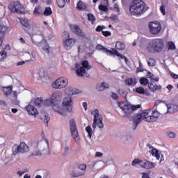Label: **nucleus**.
I'll use <instances>...</instances> for the list:
<instances>
[{"label":"nucleus","instance_id":"36","mask_svg":"<svg viewBox=\"0 0 178 178\" xmlns=\"http://www.w3.org/2000/svg\"><path fill=\"white\" fill-rule=\"evenodd\" d=\"M70 38V34L67 31H64L63 33V42L66 41V40H69Z\"/></svg>","mask_w":178,"mask_h":178},{"label":"nucleus","instance_id":"14","mask_svg":"<svg viewBox=\"0 0 178 178\" xmlns=\"http://www.w3.org/2000/svg\"><path fill=\"white\" fill-rule=\"evenodd\" d=\"M25 109L29 115H32L33 116H35V118H37V115H38V111L34 106L29 104L25 107Z\"/></svg>","mask_w":178,"mask_h":178},{"label":"nucleus","instance_id":"32","mask_svg":"<svg viewBox=\"0 0 178 178\" xmlns=\"http://www.w3.org/2000/svg\"><path fill=\"white\" fill-rule=\"evenodd\" d=\"M79 176H83V173L75 170L72 171L70 173V177L72 178L79 177Z\"/></svg>","mask_w":178,"mask_h":178},{"label":"nucleus","instance_id":"59","mask_svg":"<svg viewBox=\"0 0 178 178\" xmlns=\"http://www.w3.org/2000/svg\"><path fill=\"white\" fill-rule=\"evenodd\" d=\"M95 156H99V157L104 156V154L99 152H97L95 154Z\"/></svg>","mask_w":178,"mask_h":178},{"label":"nucleus","instance_id":"56","mask_svg":"<svg viewBox=\"0 0 178 178\" xmlns=\"http://www.w3.org/2000/svg\"><path fill=\"white\" fill-rule=\"evenodd\" d=\"M72 92H73V95H76V94H79V90L75 88H72Z\"/></svg>","mask_w":178,"mask_h":178},{"label":"nucleus","instance_id":"40","mask_svg":"<svg viewBox=\"0 0 178 178\" xmlns=\"http://www.w3.org/2000/svg\"><path fill=\"white\" fill-rule=\"evenodd\" d=\"M44 15L45 16H51V15H52V10H51V8L47 7L44 10Z\"/></svg>","mask_w":178,"mask_h":178},{"label":"nucleus","instance_id":"8","mask_svg":"<svg viewBox=\"0 0 178 178\" xmlns=\"http://www.w3.org/2000/svg\"><path fill=\"white\" fill-rule=\"evenodd\" d=\"M29 146L26 145L24 142H22L19 145H14L13 147V155H17L18 154H24L29 152Z\"/></svg>","mask_w":178,"mask_h":178},{"label":"nucleus","instance_id":"61","mask_svg":"<svg viewBox=\"0 0 178 178\" xmlns=\"http://www.w3.org/2000/svg\"><path fill=\"white\" fill-rule=\"evenodd\" d=\"M58 113H60V115H65V111H63V109H62V108L58 110Z\"/></svg>","mask_w":178,"mask_h":178},{"label":"nucleus","instance_id":"15","mask_svg":"<svg viewBox=\"0 0 178 178\" xmlns=\"http://www.w3.org/2000/svg\"><path fill=\"white\" fill-rule=\"evenodd\" d=\"M75 69V73L78 77H83L86 74V68L80 66L79 63H76Z\"/></svg>","mask_w":178,"mask_h":178},{"label":"nucleus","instance_id":"6","mask_svg":"<svg viewBox=\"0 0 178 178\" xmlns=\"http://www.w3.org/2000/svg\"><path fill=\"white\" fill-rule=\"evenodd\" d=\"M103 120L104 118H102V115H99V111L98 109H95L93 118L92 129L95 130L97 127H98L99 129H104Z\"/></svg>","mask_w":178,"mask_h":178},{"label":"nucleus","instance_id":"64","mask_svg":"<svg viewBox=\"0 0 178 178\" xmlns=\"http://www.w3.org/2000/svg\"><path fill=\"white\" fill-rule=\"evenodd\" d=\"M83 106L85 111H87V102H83Z\"/></svg>","mask_w":178,"mask_h":178},{"label":"nucleus","instance_id":"63","mask_svg":"<svg viewBox=\"0 0 178 178\" xmlns=\"http://www.w3.org/2000/svg\"><path fill=\"white\" fill-rule=\"evenodd\" d=\"M171 77H172L173 79H178V75L176 74H171Z\"/></svg>","mask_w":178,"mask_h":178},{"label":"nucleus","instance_id":"58","mask_svg":"<svg viewBox=\"0 0 178 178\" xmlns=\"http://www.w3.org/2000/svg\"><path fill=\"white\" fill-rule=\"evenodd\" d=\"M142 72H144V69L142 67H139L136 70V73H141Z\"/></svg>","mask_w":178,"mask_h":178},{"label":"nucleus","instance_id":"54","mask_svg":"<svg viewBox=\"0 0 178 178\" xmlns=\"http://www.w3.org/2000/svg\"><path fill=\"white\" fill-rule=\"evenodd\" d=\"M147 76L148 77V79H150V80L152 81L154 79V74H152L151 72H148V74L147 75Z\"/></svg>","mask_w":178,"mask_h":178},{"label":"nucleus","instance_id":"24","mask_svg":"<svg viewBox=\"0 0 178 178\" xmlns=\"http://www.w3.org/2000/svg\"><path fill=\"white\" fill-rule=\"evenodd\" d=\"M110 55H115V56H119L120 59H124L126 56H124L123 54H121L118 51V50L115 48H111V51Z\"/></svg>","mask_w":178,"mask_h":178},{"label":"nucleus","instance_id":"60","mask_svg":"<svg viewBox=\"0 0 178 178\" xmlns=\"http://www.w3.org/2000/svg\"><path fill=\"white\" fill-rule=\"evenodd\" d=\"M114 9H115V10L117 12H120V9L119 8V6H118V4H114Z\"/></svg>","mask_w":178,"mask_h":178},{"label":"nucleus","instance_id":"9","mask_svg":"<svg viewBox=\"0 0 178 178\" xmlns=\"http://www.w3.org/2000/svg\"><path fill=\"white\" fill-rule=\"evenodd\" d=\"M69 83V81L65 77H60L54 81L51 86L53 88H56L58 90H61V88H65V87H67V84Z\"/></svg>","mask_w":178,"mask_h":178},{"label":"nucleus","instance_id":"28","mask_svg":"<svg viewBox=\"0 0 178 178\" xmlns=\"http://www.w3.org/2000/svg\"><path fill=\"white\" fill-rule=\"evenodd\" d=\"M57 5L58 8H65V5L67 3H70V0H57Z\"/></svg>","mask_w":178,"mask_h":178},{"label":"nucleus","instance_id":"43","mask_svg":"<svg viewBox=\"0 0 178 178\" xmlns=\"http://www.w3.org/2000/svg\"><path fill=\"white\" fill-rule=\"evenodd\" d=\"M72 89L73 87H67L65 90V94H67V95H73V92H72Z\"/></svg>","mask_w":178,"mask_h":178},{"label":"nucleus","instance_id":"11","mask_svg":"<svg viewBox=\"0 0 178 178\" xmlns=\"http://www.w3.org/2000/svg\"><path fill=\"white\" fill-rule=\"evenodd\" d=\"M8 9L13 13H22V9H23V5L19 1H13L9 3Z\"/></svg>","mask_w":178,"mask_h":178},{"label":"nucleus","instance_id":"17","mask_svg":"<svg viewBox=\"0 0 178 178\" xmlns=\"http://www.w3.org/2000/svg\"><path fill=\"white\" fill-rule=\"evenodd\" d=\"M141 168H143V169H152L155 166H156V164L155 163H152L149 161L145 160V162L143 164H140Z\"/></svg>","mask_w":178,"mask_h":178},{"label":"nucleus","instance_id":"4","mask_svg":"<svg viewBox=\"0 0 178 178\" xmlns=\"http://www.w3.org/2000/svg\"><path fill=\"white\" fill-rule=\"evenodd\" d=\"M118 105L119 108L122 109V111L124 113V116H126L127 118L131 116L134 111H137V109H140V108H141V105L140 104L131 105L124 102H120L118 103Z\"/></svg>","mask_w":178,"mask_h":178},{"label":"nucleus","instance_id":"30","mask_svg":"<svg viewBox=\"0 0 178 178\" xmlns=\"http://www.w3.org/2000/svg\"><path fill=\"white\" fill-rule=\"evenodd\" d=\"M19 22L24 27H29L30 24H29V19L27 18H19Z\"/></svg>","mask_w":178,"mask_h":178},{"label":"nucleus","instance_id":"16","mask_svg":"<svg viewBox=\"0 0 178 178\" xmlns=\"http://www.w3.org/2000/svg\"><path fill=\"white\" fill-rule=\"evenodd\" d=\"M70 29L76 35H79L80 37H84L86 35L84 32H83L81 31V29H80V26H79V25H71Z\"/></svg>","mask_w":178,"mask_h":178},{"label":"nucleus","instance_id":"47","mask_svg":"<svg viewBox=\"0 0 178 178\" xmlns=\"http://www.w3.org/2000/svg\"><path fill=\"white\" fill-rule=\"evenodd\" d=\"M102 34L104 37H109V35H111L112 33H111V31H102Z\"/></svg>","mask_w":178,"mask_h":178},{"label":"nucleus","instance_id":"23","mask_svg":"<svg viewBox=\"0 0 178 178\" xmlns=\"http://www.w3.org/2000/svg\"><path fill=\"white\" fill-rule=\"evenodd\" d=\"M115 48L118 51H123L126 48V44L123 42L118 41L115 43Z\"/></svg>","mask_w":178,"mask_h":178},{"label":"nucleus","instance_id":"57","mask_svg":"<svg viewBox=\"0 0 178 178\" xmlns=\"http://www.w3.org/2000/svg\"><path fill=\"white\" fill-rule=\"evenodd\" d=\"M43 49L44 50V52L46 54H49V46L47 45L46 47H43Z\"/></svg>","mask_w":178,"mask_h":178},{"label":"nucleus","instance_id":"34","mask_svg":"<svg viewBox=\"0 0 178 178\" xmlns=\"http://www.w3.org/2000/svg\"><path fill=\"white\" fill-rule=\"evenodd\" d=\"M88 19L89 20V22H91L92 24H95V16H94V15L89 13L88 14Z\"/></svg>","mask_w":178,"mask_h":178},{"label":"nucleus","instance_id":"19","mask_svg":"<svg viewBox=\"0 0 178 178\" xmlns=\"http://www.w3.org/2000/svg\"><path fill=\"white\" fill-rule=\"evenodd\" d=\"M148 87H149V89L150 90V91H152V92H154L155 91H157V90H161L162 89V86H161V85H156L152 81H151L148 83Z\"/></svg>","mask_w":178,"mask_h":178},{"label":"nucleus","instance_id":"10","mask_svg":"<svg viewBox=\"0 0 178 178\" xmlns=\"http://www.w3.org/2000/svg\"><path fill=\"white\" fill-rule=\"evenodd\" d=\"M70 127L71 134L73 138H74L76 143H79L80 137H79V131H77V127L76 125V122L74 121V120L72 119L70 121Z\"/></svg>","mask_w":178,"mask_h":178},{"label":"nucleus","instance_id":"22","mask_svg":"<svg viewBox=\"0 0 178 178\" xmlns=\"http://www.w3.org/2000/svg\"><path fill=\"white\" fill-rule=\"evenodd\" d=\"M149 154L152 155V156H155L157 161H159L161 159V154H159V151L157 149L152 147L151 150H149Z\"/></svg>","mask_w":178,"mask_h":178},{"label":"nucleus","instance_id":"33","mask_svg":"<svg viewBox=\"0 0 178 178\" xmlns=\"http://www.w3.org/2000/svg\"><path fill=\"white\" fill-rule=\"evenodd\" d=\"M81 65L83 69H87L88 70H90V69H91V66H90V63H88V60H87L82 61Z\"/></svg>","mask_w":178,"mask_h":178},{"label":"nucleus","instance_id":"21","mask_svg":"<svg viewBox=\"0 0 178 178\" xmlns=\"http://www.w3.org/2000/svg\"><path fill=\"white\" fill-rule=\"evenodd\" d=\"M2 88H3V92L4 95H6V97H8V95H10V94H12L13 86H2Z\"/></svg>","mask_w":178,"mask_h":178},{"label":"nucleus","instance_id":"5","mask_svg":"<svg viewBox=\"0 0 178 178\" xmlns=\"http://www.w3.org/2000/svg\"><path fill=\"white\" fill-rule=\"evenodd\" d=\"M62 93L59 91H55L52 93L50 99H46L44 102V105H45V106H55L56 102H58V101H60Z\"/></svg>","mask_w":178,"mask_h":178},{"label":"nucleus","instance_id":"48","mask_svg":"<svg viewBox=\"0 0 178 178\" xmlns=\"http://www.w3.org/2000/svg\"><path fill=\"white\" fill-rule=\"evenodd\" d=\"M167 136L170 138H175V137H176V134H175V132L168 131L167 132Z\"/></svg>","mask_w":178,"mask_h":178},{"label":"nucleus","instance_id":"27","mask_svg":"<svg viewBox=\"0 0 178 178\" xmlns=\"http://www.w3.org/2000/svg\"><path fill=\"white\" fill-rule=\"evenodd\" d=\"M166 48L168 51H175L176 49V44L172 41H168L167 42Z\"/></svg>","mask_w":178,"mask_h":178},{"label":"nucleus","instance_id":"46","mask_svg":"<svg viewBox=\"0 0 178 178\" xmlns=\"http://www.w3.org/2000/svg\"><path fill=\"white\" fill-rule=\"evenodd\" d=\"M49 120H51V118H49V115L48 114H45L44 120V123H46L45 126H48V122H49Z\"/></svg>","mask_w":178,"mask_h":178},{"label":"nucleus","instance_id":"42","mask_svg":"<svg viewBox=\"0 0 178 178\" xmlns=\"http://www.w3.org/2000/svg\"><path fill=\"white\" fill-rule=\"evenodd\" d=\"M136 92L138 94H145V90L142 86L136 88Z\"/></svg>","mask_w":178,"mask_h":178},{"label":"nucleus","instance_id":"45","mask_svg":"<svg viewBox=\"0 0 178 178\" xmlns=\"http://www.w3.org/2000/svg\"><path fill=\"white\" fill-rule=\"evenodd\" d=\"M99 10H102V12H108V6L100 4L99 5Z\"/></svg>","mask_w":178,"mask_h":178},{"label":"nucleus","instance_id":"25","mask_svg":"<svg viewBox=\"0 0 178 178\" xmlns=\"http://www.w3.org/2000/svg\"><path fill=\"white\" fill-rule=\"evenodd\" d=\"M97 91H104L105 88H109V84L107 83L103 82L100 85H97L96 87Z\"/></svg>","mask_w":178,"mask_h":178},{"label":"nucleus","instance_id":"20","mask_svg":"<svg viewBox=\"0 0 178 178\" xmlns=\"http://www.w3.org/2000/svg\"><path fill=\"white\" fill-rule=\"evenodd\" d=\"M137 84V79L136 78H127L125 79V86L134 87Z\"/></svg>","mask_w":178,"mask_h":178},{"label":"nucleus","instance_id":"2","mask_svg":"<svg viewBox=\"0 0 178 178\" xmlns=\"http://www.w3.org/2000/svg\"><path fill=\"white\" fill-rule=\"evenodd\" d=\"M165 49V42L162 38L152 39L148 46L147 51L151 54H161Z\"/></svg>","mask_w":178,"mask_h":178},{"label":"nucleus","instance_id":"62","mask_svg":"<svg viewBox=\"0 0 178 178\" xmlns=\"http://www.w3.org/2000/svg\"><path fill=\"white\" fill-rule=\"evenodd\" d=\"M22 65H24V61H19L17 63V66H22Z\"/></svg>","mask_w":178,"mask_h":178},{"label":"nucleus","instance_id":"41","mask_svg":"<svg viewBox=\"0 0 178 178\" xmlns=\"http://www.w3.org/2000/svg\"><path fill=\"white\" fill-rule=\"evenodd\" d=\"M8 31V28L5 26L0 25V34L5 35V33Z\"/></svg>","mask_w":178,"mask_h":178},{"label":"nucleus","instance_id":"31","mask_svg":"<svg viewBox=\"0 0 178 178\" xmlns=\"http://www.w3.org/2000/svg\"><path fill=\"white\" fill-rule=\"evenodd\" d=\"M44 104V99L42 97H38L35 100V106H41Z\"/></svg>","mask_w":178,"mask_h":178},{"label":"nucleus","instance_id":"38","mask_svg":"<svg viewBox=\"0 0 178 178\" xmlns=\"http://www.w3.org/2000/svg\"><path fill=\"white\" fill-rule=\"evenodd\" d=\"M139 81L142 86H147L148 84V79L145 77H141Z\"/></svg>","mask_w":178,"mask_h":178},{"label":"nucleus","instance_id":"1","mask_svg":"<svg viewBox=\"0 0 178 178\" xmlns=\"http://www.w3.org/2000/svg\"><path fill=\"white\" fill-rule=\"evenodd\" d=\"M149 9L143 0H132L129 4V12L133 16H141Z\"/></svg>","mask_w":178,"mask_h":178},{"label":"nucleus","instance_id":"53","mask_svg":"<svg viewBox=\"0 0 178 178\" xmlns=\"http://www.w3.org/2000/svg\"><path fill=\"white\" fill-rule=\"evenodd\" d=\"M104 29H105V26H104L99 25V26H97V28H96V31H97V32L102 31V30H104Z\"/></svg>","mask_w":178,"mask_h":178},{"label":"nucleus","instance_id":"52","mask_svg":"<svg viewBox=\"0 0 178 178\" xmlns=\"http://www.w3.org/2000/svg\"><path fill=\"white\" fill-rule=\"evenodd\" d=\"M111 98L113 99H115V101H118V99H119V96L118 95V94H116L115 92H112Z\"/></svg>","mask_w":178,"mask_h":178},{"label":"nucleus","instance_id":"37","mask_svg":"<svg viewBox=\"0 0 178 178\" xmlns=\"http://www.w3.org/2000/svg\"><path fill=\"white\" fill-rule=\"evenodd\" d=\"M144 162V161L140 159H134L132 161V166H136L137 164L140 163V165Z\"/></svg>","mask_w":178,"mask_h":178},{"label":"nucleus","instance_id":"51","mask_svg":"<svg viewBox=\"0 0 178 178\" xmlns=\"http://www.w3.org/2000/svg\"><path fill=\"white\" fill-rule=\"evenodd\" d=\"M163 101L162 100H156L154 103V105L153 106V109L156 108V107L158 106V105H159L160 104H162Z\"/></svg>","mask_w":178,"mask_h":178},{"label":"nucleus","instance_id":"7","mask_svg":"<svg viewBox=\"0 0 178 178\" xmlns=\"http://www.w3.org/2000/svg\"><path fill=\"white\" fill-rule=\"evenodd\" d=\"M149 31L152 35H158L162 31V25L159 22H150L148 24Z\"/></svg>","mask_w":178,"mask_h":178},{"label":"nucleus","instance_id":"49","mask_svg":"<svg viewBox=\"0 0 178 178\" xmlns=\"http://www.w3.org/2000/svg\"><path fill=\"white\" fill-rule=\"evenodd\" d=\"M160 11L161 12L163 16L166 15V11H165V6L163 4L160 6Z\"/></svg>","mask_w":178,"mask_h":178},{"label":"nucleus","instance_id":"18","mask_svg":"<svg viewBox=\"0 0 178 178\" xmlns=\"http://www.w3.org/2000/svg\"><path fill=\"white\" fill-rule=\"evenodd\" d=\"M141 120H144L141 113L140 114H136V115L134 117V124L136 126L135 128H133L134 130L137 129L136 127L139 123H141Z\"/></svg>","mask_w":178,"mask_h":178},{"label":"nucleus","instance_id":"39","mask_svg":"<svg viewBox=\"0 0 178 178\" xmlns=\"http://www.w3.org/2000/svg\"><path fill=\"white\" fill-rule=\"evenodd\" d=\"M7 56L6 51H2L0 52V62H3Z\"/></svg>","mask_w":178,"mask_h":178},{"label":"nucleus","instance_id":"12","mask_svg":"<svg viewBox=\"0 0 178 178\" xmlns=\"http://www.w3.org/2000/svg\"><path fill=\"white\" fill-rule=\"evenodd\" d=\"M63 105L65 106L67 112H73V100L70 96L64 98Z\"/></svg>","mask_w":178,"mask_h":178},{"label":"nucleus","instance_id":"3","mask_svg":"<svg viewBox=\"0 0 178 178\" xmlns=\"http://www.w3.org/2000/svg\"><path fill=\"white\" fill-rule=\"evenodd\" d=\"M141 114L143 120H145V122H147L148 123L156 122V120H158V118L161 116L159 111L156 110H152V108L143 110Z\"/></svg>","mask_w":178,"mask_h":178},{"label":"nucleus","instance_id":"26","mask_svg":"<svg viewBox=\"0 0 178 178\" xmlns=\"http://www.w3.org/2000/svg\"><path fill=\"white\" fill-rule=\"evenodd\" d=\"M96 49H97L98 51H103L104 52H106V54L109 53L111 55V52H112V49H111L110 50L108 49L106 47L102 46V44H98L96 47Z\"/></svg>","mask_w":178,"mask_h":178},{"label":"nucleus","instance_id":"55","mask_svg":"<svg viewBox=\"0 0 178 178\" xmlns=\"http://www.w3.org/2000/svg\"><path fill=\"white\" fill-rule=\"evenodd\" d=\"M147 76L148 77V79H150V80L152 81L154 79V74H152L151 72H148V74L147 75Z\"/></svg>","mask_w":178,"mask_h":178},{"label":"nucleus","instance_id":"44","mask_svg":"<svg viewBox=\"0 0 178 178\" xmlns=\"http://www.w3.org/2000/svg\"><path fill=\"white\" fill-rule=\"evenodd\" d=\"M147 63L149 66H155L156 65V61L154 58H149Z\"/></svg>","mask_w":178,"mask_h":178},{"label":"nucleus","instance_id":"13","mask_svg":"<svg viewBox=\"0 0 178 178\" xmlns=\"http://www.w3.org/2000/svg\"><path fill=\"white\" fill-rule=\"evenodd\" d=\"M64 48L69 51V49H72V47L74 44H76V40L73 38L67 39L66 40H64L63 42Z\"/></svg>","mask_w":178,"mask_h":178},{"label":"nucleus","instance_id":"35","mask_svg":"<svg viewBox=\"0 0 178 178\" xmlns=\"http://www.w3.org/2000/svg\"><path fill=\"white\" fill-rule=\"evenodd\" d=\"M86 130L88 134V138H91V137L92 136V129H91V126L88 125V127H86Z\"/></svg>","mask_w":178,"mask_h":178},{"label":"nucleus","instance_id":"50","mask_svg":"<svg viewBox=\"0 0 178 178\" xmlns=\"http://www.w3.org/2000/svg\"><path fill=\"white\" fill-rule=\"evenodd\" d=\"M79 169H80V170H86V169H87V165L86 164H80L79 165Z\"/></svg>","mask_w":178,"mask_h":178},{"label":"nucleus","instance_id":"29","mask_svg":"<svg viewBox=\"0 0 178 178\" xmlns=\"http://www.w3.org/2000/svg\"><path fill=\"white\" fill-rule=\"evenodd\" d=\"M86 8L87 6H86V3L81 1V0L76 3V9H78V10H84Z\"/></svg>","mask_w":178,"mask_h":178}]
</instances>
